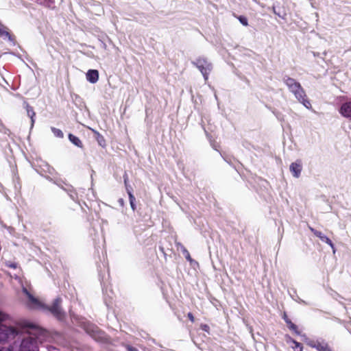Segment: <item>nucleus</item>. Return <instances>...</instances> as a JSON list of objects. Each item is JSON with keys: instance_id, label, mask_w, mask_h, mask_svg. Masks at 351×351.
I'll return each instance as SVG.
<instances>
[{"instance_id": "f257e3e1", "label": "nucleus", "mask_w": 351, "mask_h": 351, "mask_svg": "<svg viewBox=\"0 0 351 351\" xmlns=\"http://www.w3.org/2000/svg\"><path fill=\"white\" fill-rule=\"evenodd\" d=\"M22 330L28 333V336L21 340L18 351H38V335L42 329L36 324L24 320L21 322Z\"/></svg>"}, {"instance_id": "f03ea898", "label": "nucleus", "mask_w": 351, "mask_h": 351, "mask_svg": "<svg viewBox=\"0 0 351 351\" xmlns=\"http://www.w3.org/2000/svg\"><path fill=\"white\" fill-rule=\"evenodd\" d=\"M283 82L300 102L302 103L307 108L311 107L310 101L306 98L305 91L299 82L289 76H285L283 78Z\"/></svg>"}, {"instance_id": "7ed1b4c3", "label": "nucleus", "mask_w": 351, "mask_h": 351, "mask_svg": "<svg viewBox=\"0 0 351 351\" xmlns=\"http://www.w3.org/2000/svg\"><path fill=\"white\" fill-rule=\"evenodd\" d=\"M62 298H56L51 305H45V310L49 311L51 315L59 321H63L65 319L66 314L62 306Z\"/></svg>"}, {"instance_id": "20e7f679", "label": "nucleus", "mask_w": 351, "mask_h": 351, "mask_svg": "<svg viewBox=\"0 0 351 351\" xmlns=\"http://www.w3.org/2000/svg\"><path fill=\"white\" fill-rule=\"evenodd\" d=\"M194 64L203 75L204 80H207L208 74L212 69V64L204 58H197Z\"/></svg>"}, {"instance_id": "39448f33", "label": "nucleus", "mask_w": 351, "mask_h": 351, "mask_svg": "<svg viewBox=\"0 0 351 351\" xmlns=\"http://www.w3.org/2000/svg\"><path fill=\"white\" fill-rule=\"evenodd\" d=\"M307 345L312 348H315L317 351H332L329 345L324 341L310 340L307 342Z\"/></svg>"}, {"instance_id": "423d86ee", "label": "nucleus", "mask_w": 351, "mask_h": 351, "mask_svg": "<svg viewBox=\"0 0 351 351\" xmlns=\"http://www.w3.org/2000/svg\"><path fill=\"white\" fill-rule=\"evenodd\" d=\"M289 169L293 177L299 178L302 169L301 160H298L292 162L289 167Z\"/></svg>"}, {"instance_id": "0eeeda50", "label": "nucleus", "mask_w": 351, "mask_h": 351, "mask_svg": "<svg viewBox=\"0 0 351 351\" xmlns=\"http://www.w3.org/2000/svg\"><path fill=\"white\" fill-rule=\"evenodd\" d=\"M309 229L311 231V232L314 234L315 236L319 238L323 242H325L326 243L329 245L335 252V245L332 241L328 237L324 235L322 232L318 231L312 227H309Z\"/></svg>"}, {"instance_id": "6e6552de", "label": "nucleus", "mask_w": 351, "mask_h": 351, "mask_svg": "<svg viewBox=\"0 0 351 351\" xmlns=\"http://www.w3.org/2000/svg\"><path fill=\"white\" fill-rule=\"evenodd\" d=\"M339 113L346 118H351V101H347L341 106Z\"/></svg>"}, {"instance_id": "1a4fd4ad", "label": "nucleus", "mask_w": 351, "mask_h": 351, "mask_svg": "<svg viewBox=\"0 0 351 351\" xmlns=\"http://www.w3.org/2000/svg\"><path fill=\"white\" fill-rule=\"evenodd\" d=\"M88 332L97 341L104 342L106 340L104 333L97 330V328L93 329L91 331L88 330Z\"/></svg>"}, {"instance_id": "9d476101", "label": "nucleus", "mask_w": 351, "mask_h": 351, "mask_svg": "<svg viewBox=\"0 0 351 351\" xmlns=\"http://www.w3.org/2000/svg\"><path fill=\"white\" fill-rule=\"evenodd\" d=\"M86 80L92 83H96L99 80V71L95 69H90L86 73Z\"/></svg>"}, {"instance_id": "9b49d317", "label": "nucleus", "mask_w": 351, "mask_h": 351, "mask_svg": "<svg viewBox=\"0 0 351 351\" xmlns=\"http://www.w3.org/2000/svg\"><path fill=\"white\" fill-rule=\"evenodd\" d=\"M1 36L8 38L9 41L12 42L14 45L15 44L14 38L8 31L7 27L0 23V37Z\"/></svg>"}, {"instance_id": "f8f14e48", "label": "nucleus", "mask_w": 351, "mask_h": 351, "mask_svg": "<svg viewBox=\"0 0 351 351\" xmlns=\"http://www.w3.org/2000/svg\"><path fill=\"white\" fill-rule=\"evenodd\" d=\"M28 305L30 307H35V306H41L43 307L44 305L41 304V302L36 298L34 297L32 293L28 295Z\"/></svg>"}, {"instance_id": "ddd939ff", "label": "nucleus", "mask_w": 351, "mask_h": 351, "mask_svg": "<svg viewBox=\"0 0 351 351\" xmlns=\"http://www.w3.org/2000/svg\"><path fill=\"white\" fill-rule=\"evenodd\" d=\"M25 108H26L27 116L31 119V125L32 127L34 125V117H35V112L32 108L27 102H24Z\"/></svg>"}, {"instance_id": "4468645a", "label": "nucleus", "mask_w": 351, "mask_h": 351, "mask_svg": "<svg viewBox=\"0 0 351 351\" xmlns=\"http://www.w3.org/2000/svg\"><path fill=\"white\" fill-rule=\"evenodd\" d=\"M69 139L70 140V141L73 144H74L77 147H80V148H82L83 147L82 142L81 141V140L77 136H75V135H73L72 134H69Z\"/></svg>"}, {"instance_id": "2eb2a0df", "label": "nucleus", "mask_w": 351, "mask_h": 351, "mask_svg": "<svg viewBox=\"0 0 351 351\" xmlns=\"http://www.w3.org/2000/svg\"><path fill=\"white\" fill-rule=\"evenodd\" d=\"M286 324L290 330L294 332L297 335L300 334V332L298 330V327L295 324H293L291 319L289 320L288 322H287Z\"/></svg>"}, {"instance_id": "dca6fc26", "label": "nucleus", "mask_w": 351, "mask_h": 351, "mask_svg": "<svg viewBox=\"0 0 351 351\" xmlns=\"http://www.w3.org/2000/svg\"><path fill=\"white\" fill-rule=\"evenodd\" d=\"M286 324L290 330L294 332L297 335L300 334V332L298 330V327L295 324H293L291 319L289 320L288 322H287Z\"/></svg>"}, {"instance_id": "f3484780", "label": "nucleus", "mask_w": 351, "mask_h": 351, "mask_svg": "<svg viewBox=\"0 0 351 351\" xmlns=\"http://www.w3.org/2000/svg\"><path fill=\"white\" fill-rule=\"evenodd\" d=\"M94 134H95V138L97 139V141H98L99 144L101 146H104L105 145V139L104 138V136L99 134L98 132L95 131V130H93Z\"/></svg>"}, {"instance_id": "a211bd4d", "label": "nucleus", "mask_w": 351, "mask_h": 351, "mask_svg": "<svg viewBox=\"0 0 351 351\" xmlns=\"http://www.w3.org/2000/svg\"><path fill=\"white\" fill-rule=\"evenodd\" d=\"M291 339V341L294 344V346L293 347V349L294 350V351H302L303 350V347H302V343L296 341L295 340L290 338Z\"/></svg>"}, {"instance_id": "6ab92c4d", "label": "nucleus", "mask_w": 351, "mask_h": 351, "mask_svg": "<svg viewBox=\"0 0 351 351\" xmlns=\"http://www.w3.org/2000/svg\"><path fill=\"white\" fill-rule=\"evenodd\" d=\"M128 197H129L131 208L133 210H136V205L134 204L135 197H134V195L132 194V193H130V195H128Z\"/></svg>"}, {"instance_id": "aec40b11", "label": "nucleus", "mask_w": 351, "mask_h": 351, "mask_svg": "<svg viewBox=\"0 0 351 351\" xmlns=\"http://www.w3.org/2000/svg\"><path fill=\"white\" fill-rule=\"evenodd\" d=\"M237 18L243 25H244V26L248 25L247 19L245 16L240 15V16H237Z\"/></svg>"}, {"instance_id": "412c9836", "label": "nucleus", "mask_w": 351, "mask_h": 351, "mask_svg": "<svg viewBox=\"0 0 351 351\" xmlns=\"http://www.w3.org/2000/svg\"><path fill=\"white\" fill-rule=\"evenodd\" d=\"M45 6L50 8H55V0H45Z\"/></svg>"}, {"instance_id": "4be33fe9", "label": "nucleus", "mask_w": 351, "mask_h": 351, "mask_svg": "<svg viewBox=\"0 0 351 351\" xmlns=\"http://www.w3.org/2000/svg\"><path fill=\"white\" fill-rule=\"evenodd\" d=\"M53 132L54 133V134L58 136V137H60V138H62L63 137V133L62 132L59 130V129H56V128H53Z\"/></svg>"}, {"instance_id": "5701e85b", "label": "nucleus", "mask_w": 351, "mask_h": 351, "mask_svg": "<svg viewBox=\"0 0 351 351\" xmlns=\"http://www.w3.org/2000/svg\"><path fill=\"white\" fill-rule=\"evenodd\" d=\"M183 254L185 256L186 259L188 260L189 261L191 262L193 261L190 255V253L186 248H184Z\"/></svg>"}, {"instance_id": "b1692460", "label": "nucleus", "mask_w": 351, "mask_h": 351, "mask_svg": "<svg viewBox=\"0 0 351 351\" xmlns=\"http://www.w3.org/2000/svg\"><path fill=\"white\" fill-rule=\"evenodd\" d=\"M124 347L128 351H138V350L129 344H125Z\"/></svg>"}, {"instance_id": "393cba45", "label": "nucleus", "mask_w": 351, "mask_h": 351, "mask_svg": "<svg viewBox=\"0 0 351 351\" xmlns=\"http://www.w3.org/2000/svg\"><path fill=\"white\" fill-rule=\"evenodd\" d=\"M0 351H15V348L12 346H10L7 349L4 347H0Z\"/></svg>"}, {"instance_id": "a878e982", "label": "nucleus", "mask_w": 351, "mask_h": 351, "mask_svg": "<svg viewBox=\"0 0 351 351\" xmlns=\"http://www.w3.org/2000/svg\"><path fill=\"white\" fill-rule=\"evenodd\" d=\"M125 186L126 191L129 195L130 193H132V188L129 184H128L127 185H125Z\"/></svg>"}, {"instance_id": "bb28decb", "label": "nucleus", "mask_w": 351, "mask_h": 351, "mask_svg": "<svg viewBox=\"0 0 351 351\" xmlns=\"http://www.w3.org/2000/svg\"><path fill=\"white\" fill-rule=\"evenodd\" d=\"M22 291L27 297L31 294V293L25 287H22Z\"/></svg>"}, {"instance_id": "cd10ccee", "label": "nucleus", "mask_w": 351, "mask_h": 351, "mask_svg": "<svg viewBox=\"0 0 351 351\" xmlns=\"http://www.w3.org/2000/svg\"><path fill=\"white\" fill-rule=\"evenodd\" d=\"M187 317H188V318L190 319V321H191L192 323L195 322V317H194V316H193V313H189L187 314Z\"/></svg>"}, {"instance_id": "c85d7f7f", "label": "nucleus", "mask_w": 351, "mask_h": 351, "mask_svg": "<svg viewBox=\"0 0 351 351\" xmlns=\"http://www.w3.org/2000/svg\"><path fill=\"white\" fill-rule=\"evenodd\" d=\"M200 327L203 330L208 332L209 326L207 324H202Z\"/></svg>"}, {"instance_id": "c756f323", "label": "nucleus", "mask_w": 351, "mask_h": 351, "mask_svg": "<svg viewBox=\"0 0 351 351\" xmlns=\"http://www.w3.org/2000/svg\"><path fill=\"white\" fill-rule=\"evenodd\" d=\"M9 267L16 269L17 267V264L16 263H10L7 265Z\"/></svg>"}, {"instance_id": "7c9ffc66", "label": "nucleus", "mask_w": 351, "mask_h": 351, "mask_svg": "<svg viewBox=\"0 0 351 351\" xmlns=\"http://www.w3.org/2000/svg\"><path fill=\"white\" fill-rule=\"evenodd\" d=\"M124 184L127 185L128 184V176L126 173L123 175Z\"/></svg>"}, {"instance_id": "2f4dec72", "label": "nucleus", "mask_w": 351, "mask_h": 351, "mask_svg": "<svg viewBox=\"0 0 351 351\" xmlns=\"http://www.w3.org/2000/svg\"><path fill=\"white\" fill-rule=\"evenodd\" d=\"M282 319H284V321L285 322V323H287V322H288L289 320H290V319L288 317L286 312H284L283 315H282Z\"/></svg>"}, {"instance_id": "473e14b6", "label": "nucleus", "mask_w": 351, "mask_h": 351, "mask_svg": "<svg viewBox=\"0 0 351 351\" xmlns=\"http://www.w3.org/2000/svg\"><path fill=\"white\" fill-rule=\"evenodd\" d=\"M159 250L165 256L167 255L166 252H165V247L163 245H160Z\"/></svg>"}, {"instance_id": "72a5a7b5", "label": "nucleus", "mask_w": 351, "mask_h": 351, "mask_svg": "<svg viewBox=\"0 0 351 351\" xmlns=\"http://www.w3.org/2000/svg\"><path fill=\"white\" fill-rule=\"evenodd\" d=\"M119 202L120 203V204H121V205H122V206H123V203H124V201H123V199H121H121H119Z\"/></svg>"}, {"instance_id": "f704fd0d", "label": "nucleus", "mask_w": 351, "mask_h": 351, "mask_svg": "<svg viewBox=\"0 0 351 351\" xmlns=\"http://www.w3.org/2000/svg\"><path fill=\"white\" fill-rule=\"evenodd\" d=\"M178 244L181 245V249H182V251L183 252L184 248H186V247L182 245L180 243H178Z\"/></svg>"}, {"instance_id": "c9c22d12", "label": "nucleus", "mask_w": 351, "mask_h": 351, "mask_svg": "<svg viewBox=\"0 0 351 351\" xmlns=\"http://www.w3.org/2000/svg\"><path fill=\"white\" fill-rule=\"evenodd\" d=\"M167 250H171V248H169V247H167Z\"/></svg>"}]
</instances>
